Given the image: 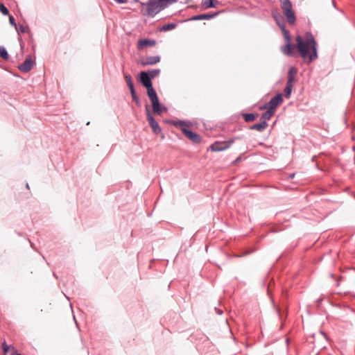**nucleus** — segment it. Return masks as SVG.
Wrapping results in <instances>:
<instances>
[{"label": "nucleus", "mask_w": 355, "mask_h": 355, "mask_svg": "<svg viewBox=\"0 0 355 355\" xmlns=\"http://www.w3.org/2000/svg\"><path fill=\"white\" fill-rule=\"evenodd\" d=\"M177 26V24H175V23H169V24H165L163 26H162L160 28V31H171V30H173L176 28Z\"/></svg>", "instance_id": "nucleus-19"}, {"label": "nucleus", "mask_w": 355, "mask_h": 355, "mask_svg": "<svg viewBox=\"0 0 355 355\" xmlns=\"http://www.w3.org/2000/svg\"><path fill=\"white\" fill-rule=\"evenodd\" d=\"M244 119L247 122H251L255 120L257 115L254 114L250 113V114H245L243 115Z\"/></svg>", "instance_id": "nucleus-24"}, {"label": "nucleus", "mask_w": 355, "mask_h": 355, "mask_svg": "<svg viewBox=\"0 0 355 355\" xmlns=\"http://www.w3.org/2000/svg\"><path fill=\"white\" fill-rule=\"evenodd\" d=\"M295 81V76L293 75H288V80L286 82V85H292L293 86V83Z\"/></svg>", "instance_id": "nucleus-29"}, {"label": "nucleus", "mask_w": 355, "mask_h": 355, "mask_svg": "<svg viewBox=\"0 0 355 355\" xmlns=\"http://www.w3.org/2000/svg\"><path fill=\"white\" fill-rule=\"evenodd\" d=\"M218 1L216 0H202V6L205 9H207L209 8H215L218 4Z\"/></svg>", "instance_id": "nucleus-15"}, {"label": "nucleus", "mask_w": 355, "mask_h": 355, "mask_svg": "<svg viewBox=\"0 0 355 355\" xmlns=\"http://www.w3.org/2000/svg\"><path fill=\"white\" fill-rule=\"evenodd\" d=\"M124 78L125 80V82L128 85L129 89L133 90V89H135V87H134V84L132 83V78H131L130 75L124 74Z\"/></svg>", "instance_id": "nucleus-20"}, {"label": "nucleus", "mask_w": 355, "mask_h": 355, "mask_svg": "<svg viewBox=\"0 0 355 355\" xmlns=\"http://www.w3.org/2000/svg\"><path fill=\"white\" fill-rule=\"evenodd\" d=\"M281 7L284 16L289 24H293L295 21V12L292 3L289 0H280Z\"/></svg>", "instance_id": "nucleus-3"}, {"label": "nucleus", "mask_w": 355, "mask_h": 355, "mask_svg": "<svg viewBox=\"0 0 355 355\" xmlns=\"http://www.w3.org/2000/svg\"><path fill=\"white\" fill-rule=\"evenodd\" d=\"M216 313L219 315L222 314L223 311L221 310H218L217 309H215Z\"/></svg>", "instance_id": "nucleus-36"}, {"label": "nucleus", "mask_w": 355, "mask_h": 355, "mask_svg": "<svg viewBox=\"0 0 355 355\" xmlns=\"http://www.w3.org/2000/svg\"><path fill=\"white\" fill-rule=\"evenodd\" d=\"M160 60L159 56H148L145 58L144 60L142 61L143 65H153Z\"/></svg>", "instance_id": "nucleus-13"}, {"label": "nucleus", "mask_w": 355, "mask_h": 355, "mask_svg": "<svg viewBox=\"0 0 355 355\" xmlns=\"http://www.w3.org/2000/svg\"><path fill=\"white\" fill-rule=\"evenodd\" d=\"M268 126V123L265 121H261V123L254 124L251 126L250 129L257 130L258 131H263Z\"/></svg>", "instance_id": "nucleus-17"}, {"label": "nucleus", "mask_w": 355, "mask_h": 355, "mask_svg": "<svg viewBox=\"0 0 355 355\" xmlns=\"http://www.w3.org/2000/svg\"><path fill=\"white\" fill-rule=\"evenodd\" d=\"M155 44V41L153 40L144 39L140 40L138 42V47L143 49L147 46H153Z\"/></svg>", "instance_id": "nucleus-14"}, {"label": "nucleus", "mask_w": 355, "mask_h": 355, "mask_svg": "<svg viewBox=\"0 0 355 355\" xmlns=\"http://www.w3.org/2000/svg\"><path fill=\"white\" fill-rule=\"evenodd\" d=\"M295 41L296 46L302 58H308L309 62H312L318 58L316 42L312 35L307 34L305 40L302 37L297 36Z\"/></svg>", "instance_id": "nucleus-1"}, {"label": "nucleus", "mask_w": 355, "mask_h": 355, "mask_svg": "<svg viewBox=\"0 0 355 355\" xmlns=\"http://www.w3.org/2000/svg\"><path fill=\"white\" fill-rule=\"evenodd\" d=\"M268 110L266 111V112H264L262 116H261V119H263V121H266V120H269L271 116L273 115L274 114V110H270V107H268Z\"/></svg>", "instance_id": "nucleus-21"}, {"label": "nucleus", "mask_w": 355, "mask_h": 355, "mask_svg": "<svg viewBox=\"0 0 355 355\" xmlns=\"http://www.w3.org/2000/svg\"><path fill=\"white\" fill-rule=\"evenodd\" d=\"M175 2L176 0H149L146 3H141V13L144 16L153 17Z\"/></svg>", "instance_id": "nucleus-2"}, {"label": "nucleus", "mask_w": 355, "mask_h": 355, "mask_svg": "<svg viewBox=\"0 0 355 355\" xmlns=\"http://www.w3.org/2000/svg\"><path fill=\"white\" fill-rule=\"evenodd\" d=\"M0 10L3 15H9V11L8 8L3 3H0Z\"/></svg>", "instance_id": "nucleus-28"}, {"label": "nucleus", "mask_w": 355, "mask_h": 355, "mask_svg": "<svg viewBox=\"0 0 355 355\" xmlns=\"http://www.w3.org/2000/svg\"><path fill=\"white\" fill-rule=\"evenodd\" d=\"M9 21L12 26H14L15 28H17V24L15 23V18L12 16H9Z\"/></svg>", "instance_id": "nucleus-30"}, {"label": "nucleus", "mask_w": 355, "mask_h": 355, "mask_svg": "<svg viewBox=\"0 0 355 355\" xmlns=\"http://www.w3.org/2000/svg\"><path fill=\"white\" fill-rule=\"evenodd\" d=\"M17 30L18 31H20L22 33H29L30 32L29 27L28 26H24L23 25H19V29L17 28Z\"/></svg>", "instance_id": "nucleus-27"}, {"label": "nucleus", "mask_w": 355, "mask_h": 355, "mask_svg": "<svg viewBox=\"0 0 355 355\" xmlns=\"http://www.w3.org/2000/svg\"><path fill=\"white\" fill-rule=\"evenodd\" d=\"M140 81L146 89L153 87L151 78L147 71L140 73Z\"/></svg>", "instance_id": "nucleus-7"}, {"label": "nucleus", "mask_w": 355, "mask_h": 355, "mask_svg": "<svg viewBox=\"0 0 355 355\" xmlns=\"http://www.w3.org/2000/svg\"><path fill=\"white\" fill-rule=\"evenodd\" d=\"M114 1L119 3H126L128 0H114Z\"/></svg>", "instance_id": "nucleus-35"}, {"label": "nucleus", "mask_w": 355, "mask_h": 355, "mask_svg": "<svg viewBox=\"0 0 355 355\" xmlns=\"http://www.w3.org/2000/svg\"><path fill=\"white\" fill-rule=\"evenodd\" d=\"M293 87V86H292V85H286V87L284 88V95H285L286 98H290L291 92H292Z\"/></svg>", "instance_id": "nucleus-23"}, {"label": "nucleus", "mask_w": 355, "mask_h": 355, "mask_svg": "<svg viewBox=\"0 0 355 355\" xmlns=\"http://www.w3.org/2000/svg\"><path fill=\"white\" fill-rule=\"evenodd\" d=\"M130 94H131V96H132V100L134 98H136V97H137V94H136V92H135V89H133V90H130Z\"/></svg>", "instance_id": "nucleus-33"}, {"label": "nucleus", "mask_w": 355, "mask_h": 355, "mask_svg": "<svg viewBox=\"0 0 355 355\" xmlns=\"http://www.w3.org/2000/svg\"><path fill=\"white\" fill-rule=\"evenodd\" d=\"M148 73L150 78L153 79L159 74L160 70L159 69H153V70L149 71Z\"/></svg>", "instance_id": "nucleus-25"}, {"label": "nucleus", "mask_w": 355, "mask_h": 355, "mask_svg": "<svg viewBox=\"0 0 355 355\" xmlns=\"http://www.w3.org/2000/svg\"><path fill=\"white\" fill-rule=\"evenodd\" d=\"M152 103L153 110L154 113L160 114L162 112L166 111V109L165 107H161L159 99L154 100L150 101Z\"/></svg>", "instance_id": "nucleus-10"}, {"label": "nucleus", "mask_w": 355, "mask_h": 355, "mask_svg": "<svg viewBox=\"0 0 355 355\" xmlns=\"http://www.w3.org/2000/svg\"><path fill=\"white\" fill-rule=\"evenodd\" d=\"M240 158H238L236 161L239 162Z\"/></svg>", "instance_id": "nucleus-40"}, {"label": "nucleus", "mask_w": 355, "mask_h": 355, "mask_svg": "<svg viewBox=\"0 0 355 355\" xmlns=\"http://www.w3.org/2000/svg\"><path fill=\"white\" fill-rule=\"evenodd\" d=\"M147 89V94L150 100V101L158 99L157 95L155 92V90L153 87H150Z\"/></svg>", "instance_id": "nucleus-18"}, {"label": "nucleus", "mask_w": 355, "mask_h": 355, "mask_svg": "<svg viewBox=\"0 0 355 355\" xmlns=\"http://www.w3.org/2000/svg\"><path fill=\"white\" fill-rule=\"evenodd\" d=\"M297 73V69L294 67H291L290 69H289V71H288V75L291 76V75H293L295 76V75Z\"/></svg>", "instance_id": "nucleus-31"}, {"label": "nucleus", "mask_w": 355, "mask_h": 355, "mask_svg": "<svg viewBox=\"0 0 355 355\" xmlns=\"http://www.w3.org/2000/svg\"><path fill=\"white\" fill-rule=\"evenodd\" d=\"M184 135L194 143H199L200 141V137L198 135L189 130L186 128H182Z\"/></svg>", "instance_id": "nucleus-9"}, {"label": "nucleus", "mask_w": 355, "mask_h": 355, "mask_svg": "<svg viewBox=\"0 0 355 355\" xmlns=\"http://www.w3.org/2000/svg\"><path fill=\"white\" fill-rule=\"evenodd\" d=\"M0 57L5 60H8L9 58V55L4 46H0Z\"/></svg>", "instance_id": "nucleus-22"}, {"label": "nucleus", "mask_w": 355, "mask_h": 355, "mask_svg": "<svg viewBox=\"0 0 355 355\" xmlns=\"http://www.w3.org/2000/svg\"><path fill=\"white\" fill-rule=\"evenodd\" d=\"M283 101V96L282 94H278L272 98L267 105H265L261 109L270 107L272 110H275L276 107L280 105Z\"/></svg>", "instance_id": "nucleus-4"}, {"label": "nucleus", "mask_w": 355, "mask_h": 355, "mask_svg": "<svg viewBox=\"0 0 355 355\" xmlns=\"http://www.w3.org/2000/svg\"><path fill=\"white\" fill-rule=\"evenodd\" d=\"M233 143L232 140H230L225 142H215L211 146V150L213 151H222L227 148H228L231 144Z\"/></svg>", "instance_id": "nucleus-6"}, {"label": "nucleus", "mask_w": 355, "mask_h": 355, "mask_svg": "<svg viewBox=\"0 0 355 355\" xmlns=\"http://www.w3.org/2000/svg\"><path fill=\"white\" fill-rule=\"evenodd\" d=\"M146 112H147V119H148V123H149L150 126L151 127L153 131L155 134L160 133L162 130H161L158 123L155 120V119L150 114V113L148 109H146Z\"/></svg>", "instance_id": "nucleus-5"}, {"label": "nucleus", "mask_w": 355, "mask_h": 355, "mask_svg": "<svg viewBox=\"0 0 355 355\" xmlns=\"http://www.w3.org/2000/svg\"><path fill=\"white\" fill-rule=\"evenodd\" d=\"M295 46L294 44H291L290 42H286V44L281 48L282 52L286 55H292L293 51L295 49Z\"/></svg>", "instance_id": "nucleus-12"}, {"label": "nucleus", "mask_w": 355, "mask_h": 355, "mask_svg": "<svg viewBox=\"0 0 355 355\" xmlns=\"http://www.w3.org/2000/svg\"><path fill=\"white\" fill-rule=\"evenodd\" d=\"M218 12H214L213 14H202L198 15L193 16L191 19L197 21V20H202V19H211L216 16H217Z\"/></svg>", "instance_id": "nucleus-11"}, {"label": "nucleus", "mask_w": 355, "mask_h": 355, "mask_svg": "<svg viewBox=\"0 0 355 355\" xmlns=\"http://www.w3.org/2000/svg\"><path fill=\"white\" fill-rule=\"evenodd\" d=\"M34 62L33 60L28 57L26 58L25 61L19 66V69L22 71L27 73L30 71L33 66Z\"/></svg>", "instance_id": "nucleus-8"}, {"label": "nucleus", "mask_w": 355, "mask_h": 355, "mask_svg": "<svg viewBox=\"0 0 355 355\" xmlns=\"http://www.w3.org/2000/svg\"><path fill=\"white\" fill-rule=\"evenodd\" d=\"M282 30L285 40L286 41V42H290L291 37L289 35V32L285 28V26L284 28H282Z\"/></svg>", "instance_id": "nucleus-26"}, {"label": "nucleus", "mask_w": 355, "mask_h": 355, "mask_svg": "<svg viewBox=\"0 0 355 355\" xmlns=\"http://www.w3.org/2000/svg\"><path fill=\"white\" fill-rule=\"evenodd\" d=\"M133 101L136 103V104H137V105H140V101H139V99L138 96H137V97H136V98H134V99H133Z\"/></svg>", "instance_id": "nucleus-34"}, {"label": "nucleus", "mask_w": 355, "mask_h": 355, "mask_svg": "<svg viewBox=\"0 0 355 355\" xmlns=\"http://www.w3.org/2000/svg\"><path fill=\"white\" fill-rule=\"evenodd\" d=\"M184 123H184V121H180L178 122V124H179L180 125H181V126H182V125H184Z\"/></svg>", "instance_id": "nucleus-37"}, {"label": "nucleus", "mask_w": 355, "mask_h": 355, "mask_svg": "<svg viewBox=\"0 0 355 355\" xmlns=\"http://www.w3.org/2000/svg\"><path fill=\"white\" fill-rule=\"evenodd\" d=\"M294 176H295V173H291V174L289 175V178H291V179L293 178Z\"/></svg>", "instance_id": "nucleus-38"}, {"label": "nucleus", "mask_w": 355, "mask_h": 355, "mask_svg": "<svg viewBox=\"0 0 355 355\" xmlns=\"http://www.w3.org/2000/svg\"><path fill=\"white\" fill-rule=\"evenodd\" d=\"M26 187L28 189L29 188V185L28 184H26Z\"/></svg>", "instance_id": "nucleus-39"}, {"label": "nucleus", "mask_w": 355, "mask_h": 355, "mask_svg": "<svg viewBox=\"0 0 355 355\" xmlns=\"http://www.w3.org/2000/svg\"><path fill=\"white\" fill-rule=\"evenodd\" d=\"M2 349H3V351L4 353H7L8 351L9 347H8V346L5 343H3L2 344Z\"/></svg>", "instance_id": "nucleus-32"}, {"label": "nucleus", "mask_w": 355, "mask_h": 355, "mask_svg": "<svg viewBox=\"0 0 355 355\" xmlns=\"http://www.w3.org/2000/svg\"><path fill=\"white\" fill-rule=\"evenodd\" d=\"M273 17L276 21V23L278 24V26L282 28L285 26V22L284 21V19L282 18L281 14L279 12H275L273 13Z\"/></svg>", "instance_id": "nucleus-16"}]
</instances>
